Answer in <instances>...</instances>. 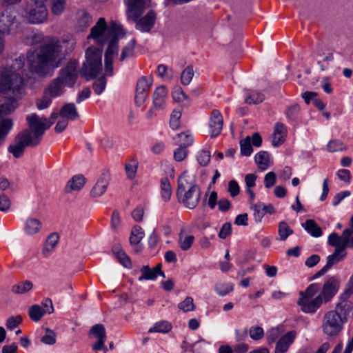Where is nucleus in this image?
Returning <instances> with one entry per match:
<instances>
[{"label": "nucleus", "mask_w": 353, "mask_h": 353, "mask_svg": "<svg viewBox=\"0 0 353 353\" xmlns=\"http://www.w3.org/2000/svg\"><path fill=\"white\" fill-rule=\"evenodd\" d=\"M85 183V178L83 175H75L68 181L65 187V192L70 193L72 191H79L84 186Z\"/></svg>", "instance_id": "obj_23"}, {"label": "nucleus", "mask_w": 353, "mask_h": 353, "mask_svg": "<svg viewBox=\"0 0 353 353\" xmlns=\"http://www.w3.org/2000/svg\"><path fill=\"white\" fill-rule=\"evenodd\" d=\"M168 91L165 86L157 87L152 93V106L146 114L147 119H151L156 111H163L165 109L168 101Z\"/></svg>", "instance_id": "obj_12"}, {"label": "nucleus", "mask_w": 353, "mask_h": 353, "mask_svg": "<svg viewBox=\"0 0 353 353\" xmlns=\"http://www.w3.org/2000/svg\"><path fill=\"white\" fill-rule=\"evenodd\" d=\"M341 286V279L338 276L329 277L320 290L318 283H312L305 291L299 292L300 298L297 305L304 313L314 314L322 305L323 303L330 302L337 294Z\"/></svg>", "instance_id": "obj_3"}, {"label": "nucleus", "mask_w": 353, "mask_h": 353, "mask_svg": "<svg viewBox=\"0 0 353 353\" xmlns=\"http://www.w3.org/2000/svg\"><path fill=\"white\" fill-rule=\"evenodd\" d=\"M28 128L21 131L22 133H27L28 138L32 141V143L38 145L45 133L49 129L43 117H39L37 114L32 113L26 117Z\"/></svg>", "instance_id": "obj_9"}, {"label": "nucleus", "mask_w": 353, "mask_h": 353, "mask_svg": "<svg viewBox=\"0 0 353 353\" xmlns=\"http://www.w3.org/2000/svg\"><path fill=\"white\" fill-rule=\"evenodd\" d=\"M46 313V311H44V309L39 305H33L28 310L30 318L36 322L40 321Z\"/></svg>", "instance_id": "obj_37"}, {"label": "nucleus", "mask_w": 353, "mask_h": 353, "mask_svg": "<svg viewBox=\"0 0 353 353\" xmlns=\"http://www.w3.org/2000/svg\"><path fill=\"white\" fill-rule=\"evenodd\" d=\"M223 119L221 112L216 109L212 110L209 119L210 134L212 137H217L221 132Z\"/></svg>", "instance_id": "obj_20"}, {"label": "nucleus", "mask_w": 353, "mask_h": 353, "mask_svg": "<svg viewBox=\"0 0 353 353\" xmlns=\"http://www.w3.org/2000/svg\"><path fill=\"white\" fill-rule=\"evenodd\" d=\"M66 87L56 77L47 86L46 90L51 97L55 98L61 96L65 92L64 88Z\"/></svg>", "instance_id": "obj_25"}, {"label": "nucleus", "mask_w": 353, "mask_h": 353, "mask_svg": "<svg viewBox=\"0 0 353 353\" xmlns=\"http://www.w3.org/2000/svg\"><path fill=\"white\" fill-rule=\"evenodd\" d=\"M32 288L33 283L30 281L26 280L12 285L11 292L14 294H24L31 291Z\"/></svg>", "instance_id": "obj_30"}, {"label": "nucleus", "mask_w": 353, "mask_h": 353, "mask_svg": "<svg viewBox=\"0 0 353 353\" xmlns=\"http://www.w3.org/2000/svg\"><path fill=\"white\" fill-rule=\"evenodd\" d=\"M138 163L135 159H132L130 163H126L125 165V170L127 177L130 179H133L137 174Z\"/></svg>", "instance_id": "obj_47"}, {"label": "nucleus", "mask_w": 353, "mask_h": 353, "mask_svg": "<svg viewBox=\"0 0 353 353\" xmlns=\"http://www.w3.org/2000/svg\"><path fill=\"white\" fill-rule=\"evenodd\" d=\"M19 23L15 13L10 9H6L0 14V33L12 34L17 32Z\"/></svg>", "instance_id": "obj_13"}, {"label": "nucleus", "mask_w": 353, "mask_h": 353, "mask_svg": "<svg viewBox=\"0 0 353 353\" xmlns=\"http://www.w3.org/2000/svg\"><path fill=\"white\" fill-rule=\"evenodd\" d=\"M24 65V59H15L11 66L3 69L0 77V92L4 93L7 99L0 103V113H10L17 108V102L24 95V79L18 72Z\"/></svg>", "instance_id": "obj_2"}, {"label": "nucleus", "mask_w": 353, "mask_h": 353, "mask_svg": "<svg viewBox=\"0 0 353 353\" xmlns=\"http://www.w3.org/2000/svg\"><path fill=\"white\" fill-rule=\"evenodd\" d=\"M144 236V232L140 226H134L130 234V243L131 245H138Z\"/></svg>", "instance_id": "obj_38"}, {"label": "nucleus", "mask_w": 353, "mask_h": 353, "mask_svg": "<svg viewBox=\"0 0 353 353\" xmlns=\"http://www.w3.org/2000/svg\"><path fill=\"white\" fill-rule=\"evenodd\" d=\"M327 242L330 246L335 247V249L341 248V251H344L347 248L345 241H343L342 238L335 232L330 234Z\"/></svg>", "instance_id": "obj_32"}, {"label": "nucleus", "mask_w": 353, "mask_h": 353, "mask_svg": "<svg viewBox=\"0 0 353 353\" xmlns=\"http://www.w3.org/2000/svg\"><path fill=\"white\" fill-rule=\"evenodd\" d=\"M278 233L279 240L285 241L293 233V230L288 226L286 222L281 221L279 224Z\"/></svg>", "instance_id": "obj_42"}, {"label": "nucleus", "mask_w": 353, "mask_h": 353, "mask_svg": "<svg viewBox=\"0 0 353 353\" xmlns=\"http://www.w3.org/2000/svg\"><path fill=\"white\" fill-rule=\"evenodd\" d=\"M21 322L22 317L21 316H10L7 319L6 325L8 330H12L20 325Z\"/></svg>", "instance_id": "obj_56"}, {"label": "nucleus", "mask_w": 353, "mask_h": 353, "mask_svg": "<svg viewBox=\"0 0 353 353\" xmlns=\"http://www.w3.org/2000/svg\"><path fill=\"white\" fill-rule=\"evenodd\" d=\"M89 334L93 335L97 339V341L92 345V350L94 351L103 350L104 353H106L107 348L105 347V342L107 335L104 325L103 324L93 325L89 331Z\"/></svg>", "instance_id": "obj_18"}, {"label": "nucleus", "mask_w": 353, "mask_h": 353, "mask_svg": "<svg viewBox=\"0 0 353 353\" xmlns=\"http://www.w3.org/2000/svg\"><path fill=\"white\" fill-rule=\"evenodd\" d=\"M241 154L243 156H250L252 151L251 144V138L248 136L244 139L240 141Z\"/></svg>", "instance_id": "obj_43"}, {"label": "nucleus", "mask_w": 353, "mask_h": 353, "mask_svg": "<svg viewBox=\"0 0 353 353\" xmlns=\"http://www.w3.org/2000/svg\"><path fill=\"white\" fill-rule=\"evenodd\" d=\"M19 13L24 19L32 24L43 23L48 16L44 2L37 0L27 1L21 7Z\"/></svg>", "instance_id": "obj_7"}, {"label": "nucleus", "mask_w": 353, "mask_h": 353, "mask_svg": "<svg viewBox=\"0 0 353 353\" xmlns=\"http://www.w3.org/2000/svg\"><path fill=\"white\" fill-rule=\"evenodd\" d=\"M348 299H340V302L336 305V310L342 316L347 318L349 312L353 308V303L347 300Z\"/></svg>", "instance_id": "obj_31"}, {"label": "nucleus", "mask_w": 353, "mask_h": 353, "mask_svg": "<svg viewBox=\"0 0 353 353\" xmlns=\"http://www.w3.org/2000/svg\"><path fill=\"white\" fill-rule=\"evenodd\" d=\"M341 248L334 250V252L331 255H329L327 258L326 265L318 271L312 278V279H317L324 275L334 264L339 262L346 255L344 251H341Z\"/></svg>", "instance_id": "obj_19"}, {"label": "nucleus", "mask_w": 353, "mask_h": 353, "mask_svg": "<svg viewBox=\"0 0 353 353\" xmlns=\"http://www.w3.org/2000/svg\"><path fill=\"white\" fill-rule=\"evenodd\" d=\"M172 329V325L170 323L166 321H161L157 322L153 327H150L148 332H161L167 333Z\"/></svg>", "instance_id": "obj_39"}, {"label": "nucleus", "mask_w": 353, "mask_h": 353, "mask_svg": "<svg viewBox=\"0 0 353 353\" xmlns=\"http://www.w3.org/2000/svg\"><path fill=\"white\" fill-rule=\"evenodd\" d=\"M353 294V274L350 276L347 281L345 290L341 294L339 299H349V297Z\"/></svg>", "instance_id": "obj_62"}, {"label": "nucleus", "mask_w": 353, "mask_h": 353, "mask_svg": "<svg viewBox=\"0 0 353 353\" xmlns=\"http://www.w3.org/2000/svg\"><path fill=\"white\" fill-rule=\"evenodd\" d=\"M252 210L255 221L256 222H261L262 218L266 214L265 205L259 202L252 206Z\"/></svg>", "instance_id": "obj_41"}, {"label": "nucleus", "mask_w": 353, "mask_h": 353, "mask_svg": "<svg viewBox=\"0 0 353 353\" xmlns=\"http://www.w3.org/2000/svg\"><path fill=\"white\" fill-rule=\"evenodd\" d=\"M172 193V187L169 179L166 177L161 179V198L165 201H168L170 200Z\"/></svg>", "instance_id": "obj_34"}, {"label": "nucleus", "mask_w": 353, "mask_h": 353, "mask_svg": "<svg viewBox=\"0 0 353 353\" xmlns=\"http://www.w3.org/2000/svg\"><path fill=\"white\" fill-rule=\"evenodd\" d=\"M233 290L234 286L230 283H219L215 285V290L220 296H225Z\"/></svg>", "instance_id": "obj_45"}, {"label": "nucleus", "mask_w": 353, "mask_h": 353, "mask_svg": "<svg viewBox=\"0 0 353 353\" xmlns=\"http://www.w3.org/2000/svg\"><path fill=\"white\" fill-rule=\"evenodd\" d=\"M53 97L47 93L45 90L42 97L37 101V107L39 110H43L47 108L52 103V99Z\"/></svg>", "instance_id": "obj_44"}, {"label": "nucleus", "mask_w": 353, "mask_h": 353, "mask_svg": "<svg viewBox=\"0 0 353 353\" xmlns=\"http://www.w3.org/2000/svg\"><path fill=\"white\" fill-rule=\"evenodd\" d=\"M79 73V63L75 59H70L59 71L57 78L66 87L72 88L78 79Z\"/></svg>", "instance_id": "obj_11"}, {"label": "nucleus", "mask_w": 353, "mask_h": 353, "mask_svg": "<svg viewBox=\"0 0 353 353\" xmlns=\"http://www.w3.org/2000/svg\"><path fill=\"white\" fill-rule=\"evenodd\" d=\"M276 176L274 172H270L267 173L264 178L265 186L266 188L273 187L276 183Z\"/></svg>", "instance_id": "obj_63"}, {"label": "nucleus", "mask_w": 353, "mask_h": 353, "mask_svg": "<svg viewBox=\"0 0 353 353\" xmlns=\"http://www.w3.org/2000/svg\"><path fill=\"white\" fill-rule=\"evenodd\" d=\"M111 180V175L108 170H103L97 178L96 183L90 192V197L93 199L102 196L106 192Z\"/></svg>", "instance_id": "obj_16"}, {"label": "nucleus", "mask_w": 353, "mask_h": 353, "mask_svg": "<svg viewBox=\"0 0 353 353\" xmlns=\"http://www.w3.org/2000/svg\"><path fill=\"white\" fill-rule=\"evenodd\" d=\"M59 240V236L58 233H51L47 238L43 249V254L45 256H48L54 250Z\"/></svg>", "instance_id": "obj_27"}, {"label": "nucleus", "mask_w": 353, "mask_h": 353, "mask_svg": "<svg viewBox=\"0 0 353 353\" xmlns=\"http://www.w3.org/2000/svg\"><path fill=\"white\" fill-rule=\"evenodd\" d=\"M102 50L94 46L89 47L86 52V61L83 63L81 74L91 79L97 76L102 70Z\"/></svg>", "instance_id": "obj_8"}, {"label": "nucleus", "mask_w": 353, "mask_h": 353, "mask_svg": "<svg viewBox=\"0 0 353 353\" xmlns=\"http://www.w3.org/2000/svg\"><path fill=\"white\" fill-rule=\"evenodd\" d=\"M152 83L153 79L151 76H143L138 79L134 97L135 103L137 105L140 106L145 103Z\"/></svg>", "instance_id": "obj_14"}, {"label": "nucleus", "mask_w": 353, "mask_h": 353, "mask_svg": "<svg viewBox=\"0 0 353 353\" xmlns=\"http://www.w3.org/2000/svg\"><path fill=\"white\" fill-rule=\"evenodd\" d=\"M197 161L201 166H206L210 161V152L202 150L197 157Z\"/></svg>", "instance_id": "obj_59"}, {"label": "nucleus", "mask_w": 353, "mask_h": 353, "mask_svg": "<svg viewBox=\"0 0 353 353\" xmlns=\"http://www.w3.org/2000/svg\"><path fill=\"white\" fill-rule=\"evenodd\" d=\"M264 99V95L260 92H255L249 95L245 99V102L248 103L258 104L261 103Z\"/></svg>", "instance_id": "obj_61"}, {"label": "nucleus", "mask_w": 353, "mask_h": 353, "mask_svg": "<svg viewBox=\"0 0 353 353\" xmlns=\"http://www.w3.org/2000/svg\"><path fill=\"white\" fill-rule=\"evenodd\" d=\"M27 137V133L24 134L20 132L15 137L14 142L8 146V151L11 153L14 157L20 158L23 154L26 147L37 146L34 143H32V141Z\"/></svg>", "instance_id": "obj_15"}, {"label": "nucleus", "mask_w": 353, "mask_h": 353, "mask_svg": "<svg viewBox=\"0 0 353 353\" xmlns=\"http://www.w3.org/2000/svg\"><path fill=\"white\" fill-rule=\"evenodd\" d=\"M134 46L135 40L132 39L123 48L121 54V61H123L125 58L131 57L133 54Z\"/></svg>", "instance_id": "obj_53"}, {"label": "nucleus", "mask_w": 353, "mask_h": 353, "mask_svg": "<svg viewBox=\"0 0 353 353\" xmlns=\"http://www.w3.org/2000/svg\"><path fill=\"white\" fill-rule=\"evenodd\" d=\"M59 116L66 120L74 121L79 118V114L73 103L64 104L60 109Z\"/></svg>", "instance_id": "obj_22"}, {"label": "nucleus", "mask_w": 353, "mask_h": 353, "mask_svg": "<svg viewBox=\"0 0 353 353\" xmlns=\"http://www.w3.org/2000/svg\"><path fill=\"white\" fill-rule=\"evenodd\" d=\"M181 113L180 111L174 110L170 115V125L173 130H176L180 125V118Z\"/></svg>", "instance_id": "obj_55"}, {"label": "nucleus", "mask_w": 353, "mask_h": 353, "mask_svg": "<svg viewBox=\"0 0 353 353\" xmlns=\"http://www.w3.org/2000/svg\"><path fill=\"white\" fill-rule=\"evenodd\" d=\"M304 228L314 237H319L323 234L321 228L313 219L307 220L304 224Z\"/></svg>", "instance_id": "obj_35"}, {"label": "nucleus", "mask_w": 353, "mask_h": 353, "mask_svg": "<svg viewBox=\"0 0 353 353\" xmlns=\"http://www.w3.org/2000/svg\"><path fill=\"white\" fill-rule=\"evenodd\" d=\"M76 46V41L72 35H65L61 40L54 37H48L34 50L26 54L28 68L30 72L39 77L51 75L55 68H59L64 59L62 54L71 53Z\"/></svg>", "instance_id": "obj_1"}, {"label": "nucleus", "mask_w": 353, "mask_h": 353, "mask_svg": "<svg viewBox=\"0 0 353 353\" xmlns=\"http://www.w3.org/2000/svg\"><path fill=\"white\" fill-rule=\"evenodd\" d=\"M286 135L285 126L282 123H276L272 134V145L276 147L281 145L285 141Z\"/></svg>", "instance_id": "obj_24"}, {"label": "nucleus", "mask_w": 353, "mask_h": 353, "mask_svg": "<svg viewBox=\"0 0 353 353\" xmlns=\"http://www.w3.org/2000/svg\"><path fill=\"white\" fill-rule=\"evenodd\" d=\"M110 26H111V24L110 25ZM109 29L110 28L108 29L105 18L101 17L98 19L96 24L91 28L90 34L88 36V39L92 38L94 41H96L97 43L103 45L105 42L108 41V39L103 38L104 33L107 30L108 32ZM108 39L110 40L111 37L110 36L108 32Z\"/></svg>", "instance_id": "obj_17"}, {"label": "nucleus", "mask_w": 353, "mask_h": 353, "mask_svg": "<svg viewBox=\"0 0 353 353\" xmlns=\"http://www.w3.org/2000/svg\"><path fill=\"white\" fill-rule=\"evenodd\" d=\"M41 223L39 220L34 218L27 219L25 224L26 232L30 235L37 234L41 229Z\"/></svg>", "instance_id": "obj_33"}, {"label": "nucleus", "mask_w": 353, "mask_h": 353, "mask_svg": "<svg viewBox=\"0 0 353 353\" xmlns=\"http://www.w3.org/2000/svg\"><path fill=\"white\" fill-rule=\"evenodd\" d=\"M188 154L186 148L180 147L174 152V158L176 161H181L185 159Z\"/></svg>", "instance_id": "obj_64"}, {"label": "nucleus", "mask_w": 353, "mask_h": 353, "mask_svg": "<svg viewBox=\"0 0 353 353\" xmlns=\"http://www.w3.org/2000/svg\"><path fill=\"white\" fill-rule=\"evenodd\" d=\"M327 150L330 152H336L343 150L345 148L342 142L338 140H333L328 143Z\"/></svg>", "instance_id": "obj_60"}, {"label": "nucleus", "mask_w": 353, "mask_h": 353, "mask_svg": "<svg viewBox=\"0 0 353 353\" xmlns=\"http://www.w3.org/2000/svg\"><path fill=\"white\" fill-rule=\"evenodd\" d=\"M41 341L47 345H53L56 343V333L50 328L46 329V333L41 337Z\"/></svg>", "instance_id": "obj_51"}, {"label": "nucleus", "mask_w": 353, "mask_h": 353, "mask_svg": "<svg viewBox=\"0 0 353 353\" xmlns=\"http://www.w3.org/2000/svg\"><path fill=\"white\" fill-rule=\"evenodd\" d=\"M178 307L184 312H188L194 311L196 306L194 304L193 299L190 296H187L183 301L178 304Z\"/></svg>", "instance_id": "obj_48"}, {"label": "nucleus", "mask_w": 353, "mask_h": 353, "mask_svg": "<svg viewBox=\"0 0 353 353\" xmlns=\"http://www.w3.org/2000/svg\"><path fill=\"white\" fill-rule=\"evenodd\" d=\"M9 113H0V143L3 142L6 136L12 128V121L10 119H3V116Z\"/></svg>", "instance_id": "obj_26"}, {"label": "nucleus", "mask_w": 353, "mask_h": 353, "mask_svg": "<svg viewBox=\"0 0 353 353\" xmlns=\"http://www.w3.org/2000/svg\"><path fill=\"white\" fill-rule=\"evenodd\" d=\"M201 189L194 175L183 172L178 178L176 197L178 201L189 209L195 208L201 199Z\"/></svg>", "instance_id": "obj_4"}, {"label": "nucleus", "mask_w": 353, "mask_h": 353, "mask_svg": "<svg viewBox=\"0 0 353 353\" xmlns=\"http://www.w3.org/2000/svg\"><path fill=\"white\" fill-rule=\"evenodd\" d=\"M346 321L347 318L342 316L336 310H330L323 317L322 331L328 336H336L342 331Z\"/></svg>", "instance_id": "obj_10"}, {"label": "nucleus", "mask_w": 353, "mask_h": 353, "mask_svg": "<svg viewBox=\"0 0 353 353\" xmlns=\"http://www.w3.org/2000/svg\"><path fill=\"white\" fill-rule=\"evenodd\" d=\"M194 76V70L192 66H188L185 68L181 76V81L183 85H189L191 82L192 77Z\"/></svg>", "instance_id": "obj_50"}, {"label": "nucleus", "mask_w": 353, "mask_h": 353, "mask_svg": "<svg viewBox=\"0 0 353 353\" xmlns=\"http://www.w3.org/2000/svg\"><path fill=\"white\" fill-rule=\"evenodd\" d=\"M141 276L139 278V281L142 280H154L157 277L153 269H151L148 265H144L141 269Z\"/></svg>", "instance_id": "obj_46"}, {"label": "nucleus", "mask_w": 353, "mask_h": 353, "mask_svg": "<svg viewBox=\"0 0 353 353\" xmlns=\"http://www.w3.org/2000/svg\"><path fill=\"white\" fill-rule=\"evenodd\" d=\"M149 2L150 0H124L128 19L134 21L137 29L142 32H149L155 23L156 14L152 10L139 19Z\"/></svg>", "instance_id": "obj_5"}, {"label": "nucleus", "mask_w": 353, "mask_h": 353, "mask_svg": "<svg viewBox=\"0 0 353 353\" xmlns=\"http://www.w3.org/2000/svg\"><path fill=\"white\" fill-rule=\"evenodd\" d=\"M299 110L300 108L298 104L290 105L286 108L285 115L289 119L295 120Z\"/></svg>", "instance_id": "obj_58"}, {"label": "nucleus", "mask_w": 353, "mask_h": 353, "mask_svg": "<svg viewBox=\"0 0 353 353\" xmlns=\"http://www.w3.org/2000/svg\"><path fill=\"white\" fill-rule=\"evenodd\" d=\"M249 334L250 336L253 340H260L264 336V332L261 327L259 326H254L251 327L249 330Z\"/></svg>", "instance_id": "obj_57"}, {"label": "nucleus", "mask_w": 353, "mask_h": 353, "mask_svg": "<svg viewBox=\"0 0 353 353\" xmlns=\"http://www.w3.org/2000/svg\"><path fill=\"white\" fill-rule=\"evenodd\" d=\"M194 241V237L192 235L185 234V229H181L179 234V244L182 250L186 251L189 250L192 247Z\"/></svg>", "instance_id": "obj_29"}, {"label": "nucleus", "mask_w": 353, "mask_h": 353, "mask_svg": "<svg viewBox=\"0 0 353 353\" xmlns=\"http://www.w3.org/2000/svg\"><path fill=\"white\" fill-rule=\"evenodd\" d=\"M296 337V332L290 331L283 336L276 343L275 353H285Z\"/></svg>", "instance_id": "obj_21"}, {"label": "nucleus", "mask_w": 353, "mask_h": 353, "mask_svg": "<svg viewBox=\"0 0 353 353\" xmlns=\"http://www.w3.org/2000/svg\"><path fill=\"white\" fill-rule=\"evenodd\" d=\"M269 154L267 152L261 151L255 156V162L259 168L265 170L268 167Z\"/></svg>", "instance_id": "obj_40"}, {"label": "nucleus", "mask_w": 353, "mask_h": 353, "mask_svg": "<svg viewBox=\"0 0 353 353\" xmlns=\"http://www.w3.org/2000/svg\"><path fill=\"white\" fill-rule=\"evenodd\" d=\"M108 33L111 39L108 42V49L105 53V72L107 75L111 76L113 74V58L114 55H117L119 50L118 41L119 37L124 35V32L121 25L112 21Z\"/></svg>", "instance_id": "obj_6"}, {"label": "nucleus", "mask_w": 353, "mask_h": 353, "mask_svg": "<svg viewBox=\"0 0 353 353\" xmlns=\"http://www.w3.org/2000/svg\"><path fill=\"white\" fill-rule=\"evenodd\" d=\"M175 144L180 147L187 148L193 142V138L188 132L178 134L174 138Z\"/></svg>", "instance_id": "obj_36"}, {"label": "nucleus", "mask_w": 353, "mask_h": 353, "mask_svg": "<svg viewBox=\"0 0 353 353\" xmlns=\"http://www.w3.org/2000/svg\"><path fill=\"white\" fill-rule=\"evenodd\" d=\"M51 13L54 16L61 15L65 9L66 0H46Z\"/></svg>", "instance_id": "obj_28"}, {"label": "nucleus", "mask_w": 353, "mask_h": 353, "mask_svg": "<svg viewBox=\"0 0 353 353\" xmlns=\"http://www.w3.org/2000/svg\"><path fill=\"white\" fill-rule=\"evenodd\" d=\"M106 85V79L101 77L97 79L93 83V90L97 94H100L105 90Z\"/></svg>", "instance_id": "obj_54"}, {"label": "nucleus", "mask_w": 353, "mask_h": 353, "mask_svg": "<svg viewBox=\"0 0 353 353\" xmlns=\"http://www.w3.org/2000/svg\"><path fill=\"white\" fill-rule=\"evenodd\" d=\"M92 22V17L88 13L84 11L79 13L78 25L80 28H85L88 27Z\"/></svg>", "instance_id": "obj_49"}, {"label": "nucleus", "mask_w": 353, "mask_h": 353, "mask_svg": "<svg viewBox=\"0 0 353 353\" xmlns=\"http://www.w3.org/2000/svg\"><path fill=\"white\" fill-rule=\"evenodd\" d=\"M173 99L176 102H183L184 101H190L189 97L185 94L183 90L180 87L174 88L172 93Z\"/></svg>", "instance_id": "obj_52"}]
</instances>
